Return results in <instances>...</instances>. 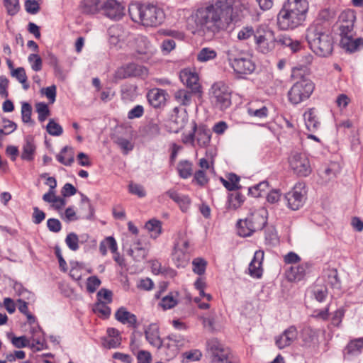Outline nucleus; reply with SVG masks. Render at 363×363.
<instances>
[{
    "mask_svg": "<svg viewBox=\"0 0 363 363\" xmlns=\"http://www.w3.org/2000/svg\"><path fill=\"white\" fill-rule=\"evenodd\" d=\"M11 74L13 77H15L20 83L22 84L23 88L25 90H27L29 88V84L27 83L28 78L23 67L13 69Z\"/></svg>",
    "mask_w": 363,
    "mask_h": 363,
    "instance_id": "nucleus-40",
    "label": "nucleus"
},
{
    "mask_svg": "<svg viewBox=\"0 0 363 363\" xmlns=\"http://www.w3.org/2000/svg\"><path fill=\"white\" fill-rule=\"evenodd\" d=\"M113 294L110 290L101 289L97 293V302L110 303L112 301Z\"/></svg>",
    "mask_w": 363,
    "mask_h": 363,
    "instance_id": "nucleus-57",
    "label": "nucleus"
},
{
    "mask_svg": "<svg viewBox=\"0 0 363 363\" xmlns=\"http://www.w3.org/2000/svg\"><path fill=\"white\" fill-rule=\"evenodd\" d=\"M276 45L288 47L293 52L298 51L301 48V43L298 40H294L285 34H281L277 37L275 36V45Z\"/></svg>",
    "mask_w": 363,
    "mask_h": 363,
    "instance_id": "nucleus-28",
    "label": "nucleus"
},
{
    "mask_svg": "<svg viewBox=\"0 0 363 363\" xmlns=\"http://www.w3.org/2000/svg\"><path fill=\"white\" fill-rule=\"evenodd\" d=\"M147 98L150 106L155 108L164 106L166 101V92L163 89H152L147 94Z\"/></svg>",
    "mask_w": 363,
    "mask_h": 363,
    "instance_id": "nucleus-20",
    "label": "nucleus"
},
{
    "mask_svg": "<svg viewBox=\"0 0 363 363\" xmlns=\"http://www.w3.org/2000/svg\"><path fill=\"white\" fill-rule=\"evenodd\" d=\"M211 105L216 109L224 111L231 105V91L223 82L214 83L208 92Z\"/></svg>",
    "mask_w": 363,
    "mask_h": 363,
    "instance_id": "nucleus-6",
    "label": "nucleus"
},
{
    "mask_svg": "<svg viewBox=\"0 0 363 363\" xmlns=\"http://www.w3.org/2000/svg\"><path fill=\"white\" fill-rule=\"evenodd\" d=\"M108 42L111 46L121 48L122 45L130 40L132 35L121 25H113L108 30Z\"/></svg>",
    "mask_w": 363,
    "mask_h": 363,
    "instance_id": "nucleus-12",
    "label": "nucleus"
},
{
    "mask_svg": "<svg viewBox=\"0 0 363 363\" xmlns=\"http://www.w3.org/2000/svg\"><path fill=\"white\" fill-rule=\"evenodd\" d=\"M115 318L123 324H127L133 328L138 327L136 315L128 311L124 307H121L117 310L115 313Z\"/></svg>",
    "mask_w": 363,
    "mask_h": 363,
    "instance_id": "nucleus-23",
    "label": "nucleus"
},
{
    "mask_svg": "<svg viewBox=\"0 0 363 363\" xmlns=\"http://www.w3.org/2000/svg\"><path fill=\"white\" fill-rule=\"evenodd\" d=\"M26 11L31 14L37 13L40 10L38 3L35 0H26L25 2Z\"/></svg>",
    "mask_w": 363,
    "mask_h": 363,
    "instance_id": "nucleus-62",
    "label": "nucleus"
},
{
    "mask_svg": "<svg viewBox=\"0 0 363 363\" xmlns=\"http://www.w3.org/2000/svg\"><path fill=\"white\" fill-rule=\"evenodd\" d=\"M301 339L306 347H312L318 344V331L311 327L302 330Z\"/></svg>",
    "mask_w": 363,
    "mask_h": 363,
    "instance_id": "nucleus-27",
    "label": "nucleus"
},
{
    "mask_svg": "<svg viewBox=\"0 0 363 363\" xmlns=\"http://www.w3.org/2000/svg\"><path fill=\"white\" fill-rule=\"evenodd\" d=\"M168 342L166 346L172 349V355L174 356L177 354L179 350L185 345V339L181 335L172 334L167 337Z\"/></svg>",
    "mask_w": 363,
    "mask_h": 363,
    "instance_id": "nucleus-32",
    "label": "nucleus"
},
{
    "mask_svg": "<svg viewBox=\"0 0 363 363\" xmlns=\"http://www.w3.org/2000/svg\"><path fill=\"white\" fill-rule=\"evenodd\" d=\"M32 106L28 102H23L21 106L22 121L25 123L33 124L31 119Z\"/></svg>",
    "mask_w": 363,
    "mask_h": 363,
    "instance_id": "nucleus-50",
    "label": "nucleus"
},
{
    "mask_svg": "<svg viewBox=\"0 0 363 363\" xmlns=\"http://www.w3.org/2000/svg\"><path fill=\"white\" fill-rule=\"evenodd\" d=\"M244 199L245 196L239 192L230 194L228 196L227 208L235 210L240 207Z\"/></svg>",
    "mask_w": 363,
    "mask_h": 363,
    "instance_id": "nucleus-38",
    "label": "nucleus"
},
{
    "mask_svg": "<svg viewBox=\"0 0 363 363\" xmlns=\"http://www.w3.org/2000/svg\"><path fill=\"white\" fill-rule=\"evenodd\" d=\"M4 6L10 16L16 15L20 9L18 0H4Z\"/></svg>",
    "mask_w": 363,
    "mask_h": 363,
    "instance_id": "nucleus-51",
    "label": "nucleus"
},
{
    "mask_svg": "<svg viewBox=\"0 0 363 363\" xmlns=\"http://www.w3.org/2000/svg\"><path fill=\"white\" fill-rule=\"evenodd\" d=\"M115 143L122 150L123 154H128L132 151L134 147V144L130 140L123 137H118L115 140Z\"/></svg>",
    "mask_w": 363,
    "mask_h": 363,
    "instance_id": "nucleus-49",
    "label": "nucleus"
},
{
    "mask_svg": "<svg viewBox=\"0 0 363 363\" xmlns=\"http://www.w3.org/2000/svg\"><path fill=\"white\" fill-rule=\"evenodd\" d=\"M255 30L251 26H247L242 27L238 32V39L240 40H247L251 38H255Z\"/></svg>",
    "mask_w": 363,
    "mask_h": 363,
    "instance_id": "nucleus-47",
    "label": "nucleus"
},
{
    "mask_svg": "<svg viewBox=\"0 0 363 363\" xmlns=\"http://www.w3.org/2000/svg\"><path fill=\"white\" fill-rule=\"evenodd\" d=\"M309 9L307 0H286L277 15L281 30H293L303 25Z\"/></svg>",
    "mask_w": 363,
    "mask_h": 363,
    "instance_id": "nucleus-2",
    "label": "nucleus"
},
{
    "mask_svg": "<svg viewBox=\"0 0 363 363\" xmlns=\"http://www.w3.org/2000/svg\"><path fill=\"white\" fill-rule=\"evenodd\" d=\"M128 187L129 191L132 194L137 195L140 198H143L146 195V192L143 186L140 184L130 183Z\"/></svg>",
    "mask_w": 363,
    "mask_h": 363,
    "instance_id": "nucleus-60",
    "label": "nucleus"
},
{
    "mask_svg": "<svg viewBox=\"0 0 363 363\" xmlns=\"http://www.w3.org/2000/svg\"><path fill=\"white\" fill-rule=\"evenodd\" d=\"M220 181L223 186L228 191H235L240 189V186L239 185L240 177L236 175L234 173H230L227 175V179H225L223 178H220Z\"/></svg>",
    "mask_w": 363,
    "mask_h": 363,
    "instance_id": "nucleus-34",
    "label": "nucleus"
},
{
    "mask_svg": "<svg viewBox=\"0 0 363 363\" xmlns=\"http://www.w3.org/2000/svg\"><path fill=\"white\" fill-rule=\"evenodd\" d=\"M233 0H216L196 10L195 22L203 31L213 33L226 29L237 17L233 15Z\"/></svg>",
    "mask_w": 363,
    "mask_h": 363,
    "instance_id": "nucleus-1",
    "label": "nucleus"
},
{
    "mask_svg": "<svg viewBox=\"0 0 363 363\" xmlns=\"http://www.w3.org/2000/svg\"><path fill=\"white\" fill-rule=\"evenodd\" d=\"M289 164L291 170L298 177H308L312 172L309 159L303 153L291 152Z\"/></svg>",
    "mask_w": 363,
    "mask_h": 363,
    "instance_id": "nucleus-9",
    "label": "nucleus"
},
{
    "mask_svg": "<svg viewBox=\"0 0 363 363\" xmlns=\"http://www.w3.org/2000/svg\"><path fill=\"white\" fill-rule=\"evenodd\" d=\"M267 223V210L259 209L250 213L245 219L238 221V234L241 237L250 236L255 232L262 230Z\"/></svg>",
    "mask_w": 363,
    "mask_h": 363,
    "instance_id": "nucleus-5",
    "label": "nucleus"
},
{
    "mask_svg": "<svg viewBox=\"0 0 363 363\" xmlns=\"http://www.w3.org/2000/svg\"><path fill=\"white\" fill-rule=\"evenodd\" d=\"M228 60L234 71L241 74H248L255 69V65L249 57L240 55L235 57L228 53Z\"/></svg>",
    "mask_w": 363,
    "mask_h": 363,
    "instance_id": "nucleus-13",
    "label": "nucleus"
},
{
    "mask_svg": "<svg viewBox=\"0 0 363 363\" xmlns=\"http://www.w3.org/2000/svg\"><path fill=\"white\" fill-rule=\"evenodd\" d=\"M216 52L209 48H202L197 55V60L199 62H203L213 60L216 57Z\"/></svg>",
    "mask_w": 363,
    "mask_h": 363,
    "instance_id": "nucleus-45",
    "label": "nucleus"
},
{
    "mask_svg": "<svg viewBox=\"0 0 363 363\" xmlns=\"http://www.w3.org/2000/svg\"><path fill=\"white\" fill-rule=\"evenodd\" d=\"M178 294L170 293L169 294L163 297L160 303V306L164 310H167L174 308L178 303V301L176 298Z\"/></svg>",
    "mask_w": 363,
    "mask_h": 363,
    "instance_id": "nucleus-43",
    "label": "nucleus"
},
{
    "mask_svg": "<svg viewBox=\"0 0 363 363\" xmlns=\"http://www.w3.org/2000/svg\"><path fill=\"white\" fill-rule=\"evenodd\" d=\"M354 35H348L341 38L340 45L349 52H355L363 49V38H354Z\"/></svg>",
    "mask_w": 363,
    "mask_h": 363,
    "instance_id": "nucleus-19",
    "label": "nucleus"
},
{
    "mask_svg": "<svg viewBox=\"0 0 363 363\" xmlns=\"http://www.w3.org/2000/svg\"><path fill=\"white\" fill-rule=\"evenodd\" d=\"M298 331L295 326L291 325L286 329L280 335L275 337V344L279 349H284L291 345L297 338Z\"/></svg>",
    "mask_w": 363,
    "mask_h": 363,
    "instance_id": "nucleus-15",
    "label": "nucleus"
},
{
    "mask_svg": "<svg viewBox=\"0 0 363 363\" xmlns=\"http://www.w3.org/2000/svg\"><path fill=\"white\" fill-rule=\"evenodd\" d=\"M164 196H167L169 199L173 200L177 204L181 201L184 194H180L174 189L167 190L164 194L160 196V199H163Z\"/></svg>",
    "mask_w": 363,
    "mask_h": 363,
    "instance_id": "nucleus-61",
    "label": "nucleus"
},
{
    "mask_svg": "<svg viewBox=\"0 0 363 363\" xmlns=\"http://www.w3.org/2000/svg\"><path fill=\"white\" fill-rule=\"evenodd\" d=\"M303 118L306 126L310 131H313L318 127L319 122L318 121L314 108H310L306 111L303 114Z\"/></svg>",
    "mask_w": 363,
    "mask_h": 363,
    "instance_id": "nucleus-33",
    "label": "nucleus"
},
{
    "mask_svg": "<svg viewBox=\"0 0 363 363\" xmlns=\"http://www.w3.org/2000/svg\"><path fill=\"white\" fill-rule=\"evenodd\" d=\"M149 249L143 246L140 240L135 241L128 251V254L136 262L143 261L147 256Z\"/></svg>",
    "mask_w": 363,
    "mask_h": 363,
    "instance_id": "nucleus-21",
    "label": "nucleus"
},
{
    "mask_svg": "<svg viewBox=\"0 0 363 363\" xmlns=\"http://www.w3.org/2000/svg\"><path fill=\"white\" fill-rule=\"evenodd\" d=\"M145 228L150 233V237L155 239L162 233L161 222L156 219H151L147 221Z\"/></svg>",
    "mask_w": 363,
    "mask_h": 363,
    "instance_id": "nucleus-36",
    "label": "nucleus"
},
{
    "mask_svg": "<svg viewBox=\"0 0 363 363\" xmlns=\"http://www.w3.org/2000/svg\"><path fill=\"white\" fill-rule=\"evenodd\" d=\"M143 106L141 105H137L128 111V118L129 119L140 118L143 115Z\"/></svg>",
    "mask_w": 363,
    "mask_h": 363,
    "instance_id": "nucleus-64",
    "label": "nucleus"
},
{
    "mask_svg": "<svg viewBox=\"0 0 363 363\" xmlns=\"http://www.w3.org/2000/svg\"><path fill=\"white\" fill-rule=\"evenodd\" d=\"M314 298L318 302H323L328 296V290L325 286H315L313 289Z\"/></svg>",
    "mask_w": 363,
    "mask_h": 363,
    "instance_id": "nucleus-53",
    "label": "nucleus"
},
{
    "mask_svg": "<svg viewBox=\"0 0 363 363\" xmlns=\"http://www.w3.org/2000/svg\"><path fill=\"white\" fill-rule=\"evenodd\" d=\"M268 187V182L266 181L259 182L252 187L248 189L249 194H251L254 197H259L262 196V192L264 191Z\"/></svg>",
    "mask_w": 363,
    "mask_h": 363,
    "instance_id": "nucleus-52",
    "label": "nucleus"
},
{
    "mask_svg": "<svg viewBox=\"0 0 363 363\" xmlns=\"http://www.w3.org/2000/svg\"><path fill=\"white\" fill-rule=\"evenodd\" d=\"M355 21L356 13L353 10L347 9L340 14L337 26L341 38L348 35H354V25Z\"/></svg>",
    "mask_w": 363,
    "mask_h": 363,
    "instance_id": "nucleus-11",
    "label": "nucleus"
},
{
    "mask_svg": "<svg viewBox=\"0 0 363 363\" xmlns=\"http://www.w3.org/2000/svg\"><path fill=\"white\" fill-rule=\"evenodd\" d=\"M304 274L305 267L303 265H298L291 267L288 277L291 280L299 281L303 277Z\"/></svg>",
    "mask_w": 363,
    "mask_h": 363,
    "instance_id": "nucleus-48",
    "label": "nucleus"
},
{
    "mask_svg": "<svg viewBox=\"0 0 363 363\" xmlns=\"http://www.w3.org/2000/svg\"><path fill=\"white\" fill-rule=\"evenodd\" d=\"M306 190L304 183H297L291 191L285 194V199L287 205L291 210L299 209L304 203L306 200Z\"/></svg>",
    "mask_w": 363,
    "mask_h": 363,
    "instance_id": "nucleus-10",
    "label": "nucleus"
},
{
    "mask_svg": "<svg viewBox=\"0 0 363 363\" xmlns=\"http://www.w3.org/2000/svg\"><path fill=\"white\" fill-rule=\"evenodd\" d=\"M138 51L140 54H146L152 52V45L148 39L145 36H138L136 38Z\"/></svg>",
    "mask_w": 363,
    "mask_h": 363,
    "instance_id": "nucleus-42",
    "label": "nucleus"
},
{
    "mask_svg": "<svg viewBox=\"0 0 363 363\" xmlns=\"http://www.w3.org/2000/svg\"><path fill=\"white\" fill-rule=\"evenodd\" d=\"M314 90V84L307 77H302L294 84L288 92L289 101L298 104L308 99Z\"/></svg>",
    "mask_w": 363,
    "mask_h": 363,
    "instance_id": "nucleus-7",
    "label": "nucleus"
},
{
    "mask_svg": "<svg viewBox=\"0 0 363 363\" xmlns=\"http://www.w3.org/2000/svg\"><path fill=\"white\" fill-rule=\"evenodd\" d=\"M177 169L181 178L187 179L192 174V163L188 160H182L178 163Z\"/></svg>",
    "mask_w": 363,
    "mask_h": 363,
    "instance_id": "nucleus-37",
    "label": "nucleus"
},
{
    "mask_svg": "<svg viewBox=\"0 0 363 363\" xmlns=\"http://www.w3.org/2000/svg\"><path fill=\"white\" fill-rule=\"evenodd\" d=\"M146 340L154 347L160 349L163 346V341L160 335V328L156 323H151L145 328Z\"/></svg>",
    "mask_w": 363,
    "mask_h": 363,
    "instance_id": "nucleus-16",
    "label": "nucleus"
},
{
    "mask_svg": "<svg viewBox=\"0 0 363 363\" xmlns=\"http://www.w3.org/2000/svg\"><path fill=\"white\" fill-rule=\"evenodd\" d=\"M207 262L201 257H196L192 261L193 272L198 274L202 275L205 273Z\"/></svg>",
    "mask_w": 363,
    "mask_h": 363,
    "instance_id": "nucleus-46",
    "label": "nucleus"
},
{
    "mask_svg": "<svg viewBox=\"0 0 363 363\" xmlns=\"http://www.w3.org/2000/svg\"><path fill=\"white\" fill-rule=\"evenodd\" d=\"M363 349V338L351 340L343 350L344 358L350 359L359 355Z\"/></svg>",
    "mask_w": 363,
    "mask_h": 363,
    "instance_id": "nucleus-25",
    "label": "nucleus"
},
{
    "mask_svg": "<svg viewBox=\"0 0 363 363\" xmlns=\"http://www.w3.org/2000/svg\"><path fill=\"white\" fill-rule=\"evenodd\" d=\"M172 259L177 267H184L188 260L186 251L181 247L179 242H175L174 244Z\"/></svg>",
    "mask_w": 363,
    "mask_h": 363,
    "instance_id": "nucleus-31",
    "label": "nucleus"
},
{
    "mask_svg": "<svg viewBox=\"0 0 363 363\" xmlns=\"http://www.w3.org/2000/svg\"><path fill=\"white\" fill-rule=\"evenodd\" d=\"M254 42L259 51L268 53L275 48L274 32L266 25H259L255 29Z\"/></svg>",
    "mask_w": 363,
    "mask_h": 363,
    "instance_id": "nucleus-8",
    "label": "nucleus"
},
{
    "mask_svg": "<svg viewBox=\"0 0 363 363\" xmlns=\"http://www.w3.org/2000/svg\"><path fill=\"white\" fill-rule=\"evenodd\" d=\"M128 12L133 21L140 23L144 26H157L165 18L163 9L153 4H131Z\"/></svg>",
    "mask_w": 363,
    "mask_h": 363,
    "instance_id": "nucleus-4",
    "label": "nucleus"
},
{
    "mask_svg": "<svg viewBox=\"0 0 363 363\" xmlns=\"http://www.w3.org/2000/svg\"><path fill=\"white\" fill-rule=\"evenodd\" d=\"M264 259V252L257 250L255 252L254 257L248 267L249 274L253 277L261 278L263 272L262 261Z\"/></svg>",
    "mask_w": 363,
    "mask_h": 363,
    "instance_id": "nucleus-18",
    "label": "nucleus"
},
{
    "mask_svg": "<svg viewBox=\"0 0 363 363\" xmlns=\"http://www.w3.org/2000/svg\"><path fill=\"white\" fill-rule=\"evenodd\" d=\"M179 77L182 83L189 88L191 92H194L195 94H199V96H201L202 91L199 82V76L196 73L188 70H183L180 72Z\"/></svg>",
    "mask_w": 363,
    "mask_h": 363,
    "instance_id": "nucleus-14",
    "label": "nucleus"
},
{
    "mask_svg": "<svg viewBox=\"0 0 363 363\" xmlns=\"http://www.w3.org/2000/svg\"><path fill=\"white\" fill-rule=\"evenodd\" d=\"M128 69L130 70V77H145L148 74L145 67L134 63L128 65Z\"/></svg>",
    "mask_w": 363,
    "mask_h": 363,
    "instance_id": "nucleus-41",
    "label": "nucleus"
},
{
    "mask_svg": "<svg viewBox=\"0 0 363 363\" xmlns=\"http://www.w3.org/2000/svg\"><path fill=\"white\" fill-rule=\"evenodd\" d=\"M35 107L36 111L38 113V120L40 122H43L50 115V110L48 105L45 103H38Z\"/></svg>",
    "mask_w": 363,
    "mask_h": 363,
    "instance_id": "nucleus-54",
    "label": "nucleus"
},
{
    "mask_svg": "<svg viewBox=\"0 0 363 363\" xmlns=\"http://www.w3.org/2000/svg\"><path fill=\"white\" fill-rule=\"evenodd\" d=\"M103 12L108 18L118 21L124 15V8L116 0H109L103 9Z\"/></svg>",
    "mask_w": 363,
    "mask_h": 363,
    "instance_id": "nucleus-17",
    "label": "nucleus"
},
{
    "mask_svg": "<svg viewBox=\"0 0 363 363\" xmlns=\"http://www.w3.org/2000/svg\"><path fill=\"white\" fill-rule=\"evenodd\" d=\"M89 236L87 234L81 235L79 237L74 233H69V250L76 251L79 249V243L86 242Z\"/></svg>",
    "mask_w": 363,
    "mask_h": 363,
    "instance_id": "nucleus-39",
    "label": "nucleus"
},
{
    "mask_svg": "<svg viewBox=\"0 0 363 363\" xmlns=\"http://www.w3.org/2000/svg\"><path fill=\"white\" fill-rule=\"evenodd\" d=\"M312 316L316 319L326 320L329 317V306H327L323 309L315 310L312 314Z\"/></svg>",
    "mask_w": 363,
    "mask_h": 363,
    "instance_id": "nucleus-63",
    "label": "nucleus"
},
{
    "mask_svg": "<svg viewBox=\"0 0 363 363\" xmlns=\"http://www.w3.org/2000/svg\"><path fill=\"white\" fill-rule=\"evenodd\" d=\"M28 60L31 65L33 70L38 72L42 69L43 61L41 57L37 54H30Z\"/></svg>",
    "mask_w": 363,
    "mask_h": 363,
    "instance_id": "nucleus-55",
    "label": "nucleus"
},
{
    "mask_svg": "<svg viewBox=\"0 0 363 363\" xmlns=\"http://www.w3.org/2000/svg\"><path fill=\"white\" fill-rule=\"evenodd\" d=\"M194 92L186 89H179L174 94V99L180 105L189 106L191 103L192 94Z\"/></svg>",
    "mask_w": 363,
    "mask_h": 363,
    "instance_id": "nucleus-35",
    "label": "nucleus"
},
{
    "mask_svg": "<svg viewBox=\"0 0 363 363\" xmlns=\"http://www.w3.org/2000/svg\"><path fill=\"white\" fill-rule=\"evenodd\" d=\"M266 242L271 245L278 243V238L274 228H268L265 233Z\"/></svg>",
    "mask_w": 363,
    "mask_h": 363,
    "instance_id": "nucleus-59",
    "label": "nucleus"
},
{
    "mask_svg": "<svg viewBox=\"0 0 363 363\" xmlns=\"http://www.w3.org/2000/svg\"><path fill=\"white\" fill-rule=\"evenodd\" d=\"M250 11V5L248 0H233V15L237 17L239 21L241 17H244V12Z\"/></svg>",
    "mask_w": 363,
    "mask_h": 363,
    "instance_id": "nucleus-30",
    "label": "nucleus"
},
{
    "mask_svg": "<svg viewBox=\"0 0 363 363\" xmlns=\"http://www.w3.org/2000/svg\"><path fill=\"white\" fill-rule=\"evenodd\" d=\"M107 336L102 339V345L105 348H116L121 343V337L118 330L109 328L107 329Z\"/></svg>",
    "mask_w": 363,
    "mask_h": 363,
    "instance_id": "nucleus-24",
    "label": "nucleus"
},
{
    "mask_svg": "<svg viewBox=\"0 0 363 363\" xmlns=\"http://www.w3.org/2000/svg\"><path fill=\"white\" fill-rule=\"evenodd\" d=\"M35 149L36 147L33 138L30 136L26 137L22 147L21 159L23 160L32 161L34 159Z\"/></svg>",
    "mask_w": 363,
    "mask_h": 363,
    "instance_id": "nucleus-29",
    "label": "nucleus"
},
{
    "mask_svg": "<svg viewBox=\"0 0 363 363\" xmlns=\"http://www.w3.org/2000/svg\"><path fill=\"white\" fill-rule=\"evenodd\" d=\"M101 284L100 279L96 277L92 276L87 279L86 289L90 293H94L99 287Z\"/></svg>",
    "mask_w": 363,
    "mask_h": 363,
    "instance_id": "nucleus-58",
    "label": "nucleus"
},
{
    "mask_svg": "<svg viewBox=\"0 0 363 363\" xmlns=\"http://www.w3.org/2000/svg\"><path fill=\"white\" fill-rule=\"evenodd\" d=\"M105 302H96L93 307V311L99 316L107 318L111 314V308Z\"/></svg>",
    "mask_w": 363,
    "mask_h": 363,
    "instance_id": "nucleus-44",
    "label": "nucleus"
},
{
    "mask_svg": "<svg viewBox=\"0 0 363 363\" xmlns=\"http://www.w3.org/2000/svg\"><path fill=\"white\" fill-rule=\"evenodd\" d=\"M306 40L313 52L320 57L329 56L333 50L330 29L321 22H315L306 30Z\"/></svg>",
    "mask_w": 363,
    "mask_h": 363,
    "instance_id": "nucleus-3",
    "label": "nucleus"
},
{
    "mask_svg": "<svg viewBox=\"0 0 363 363\" xmlns=\"http://www.w3.org/2000/svg\"><path fill=\"white\" fill-rule=\"evenodd\" d=\"M211 130L205 126H199L194 134H191L189 138L191 140L196 137L198 145L201 147H206L208 146L211 139Z\"/></svg>",
    "mask_w": 363,
    "mask_h": 363,
    "instance_id": "nucleus-22",
    "label": "nucleus"
},
{
    "mask_svg": "<svg viewBox=\"0 0 363 363\" xmlns=\"http://www.w3.org/2000/svg\"><path fill=\"white\" fill-rule=\"evenodd\" d=\"M109 0H83V11L88 14H94L102 11Z\"/></svg>",
    "mask_w": 363,
    "mask_h": 363,
    "instance_id": "nucleus-26",
    "label": "nucleus"
},
{
    "mask_svg": "<svg viewBox=\"0 0 363 363\" xmlns=\"http://www.w3.org/2000/svg\"><path fill=\"white\" fill-rule=\"evenodd\" d=\"M46 130L51 135L59 136L62 133V128L52 119L50 120L46 126Z\"/></svg>",
    "mask_w": 363,
    "mask_h": 363,
    "instance_id": "nucleus-56",
    "label": "nucleus"
}]
</instances>
